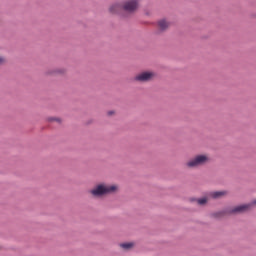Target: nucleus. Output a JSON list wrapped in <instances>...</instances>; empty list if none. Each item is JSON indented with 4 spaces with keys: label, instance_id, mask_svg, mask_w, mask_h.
Masks as SVG:
<instances>
[{
    "label": "nucleus",
    "instance_id": "obj_3",
    "mask_svg": "<svg viewBox=\"0 0 256 256\" xmlns=\"http://www.w3.org/2000/svg\"><path fill=\"white\" fill-rule=\"evenodd\" d=\"M253 205H256V199L253 200L251 204L239 205L225 212H218L215 214V217H223L224 213H246V211H250Z\"/></svg>",
    "mask_w": 256,
    "mask_h": 256
},
{
    "label": "nucleus",
    "instance_id": "obj_6",
    "mask_svg": "<svg viewBox=\"0 0 256 256\" xmlns=\"http://www.w3.org/2000/svg\"><path fill=\"white\" fill-rule=\"evenodd\" d=\"M123 9V5L120 3H114L109 7V12L112 13V15H116V13H119Z\"/></svg>",
    "mask_w": 256,
    "mask_h": 256
},
{
    "label": "nucleus",
    "instance_id": "obj_1",
    "mask_svg": "<svg viewBox=\"0 0 256 256\" xmlns=\"http://www.w3.org/2000/svg\"><path fill=\"white\" fill-rule=\"evenodd\" d=\"M209 161H211L209 155L198 154L186 163V167H188L189 169H196L197 167H203V165H207Z\"/></svg>",
    "mask_w": 256,
    "mask_h": 256
},
{
    "label": "nucleus",
    "instance_id": "obj_2",
    "mask_svg": "<svg viewBox=\"0 0 256 256\" xmlns=\"http://www.w3.org/2000/svg\"><path fill=\"white\" fill-rule=\"evenodd\" d=\"M115 191H117L116 185L99 184L90 193L94 197H103V195H109V193H115Z\"/></svg>",
    "mask_w": 256,
    "mask_h": 256
},
{
    "label": "nucleus",
    "instance_id": "obj_9",
    "mask_svg": "<svg viewBox=\"0 0 256 256\" xmlns=\"http://www.w3.org/2000/svg\"><path fill=\"white\" fill-rule=\"evenodd\" d=\"M227 195L226 191H216V192H211L209 194V197H212V199H221V197H225Z\"/></svg>",
    "mask_w": 256,
    "mask_h": 256
},
{
    "label": "nucleus",
    "instance_id": "obj_5",
    "mask_svg": "<svg viewBox=\"0 0 256 256\" xmlns=\"http://www.w3.org/2000/svg\"><path fill=\"white\" fill-rule=\"evenodd\" d=\"M153 79H155V72L151 71L139 73L134 77V81H139L140 83H147L153 81Z\"/></svg>",
    "mask_w": 256,
    "mask_h": 256
},
{
    "label": "nucleus",
    "instance_id": "obj_13",
    "mask_svg": "<svg viewBox=\"0 0 256 256\" xmlns=\"http://www.w3.org/2000/svg\"><path fill=\"white\" fill-rule=\"evenodd\" d=\"M56 73H65V70H57Z\"/></svg>",
    "mask_w": 256,
    "mask_h": 256
},
{
    "label": "nucleus",
    "instance_id": "obj_14",
    "mask_svg": "<svg viewBox=\"0 0 256 256\" xmlns=\"http://www.w3.org/2000/svg\"><path fill=\"white\" fill-rule=\"evenodd\" d=\"M113 113H115V112L109 111V112H108V115H113Z\"/></svg>",
    "mask_w": 256,
    "mask_h": 256
},
{
    "label": "nucleus",
    "instance_id": "obj_8",
    "mask_svg": "<svg viewBox=\"0 0 256 256\" xmlns=\"http://www.w3.org/2000/svg\"><path fill=\"white\" fill-rule=\"evenodd\" d=\"M119 247L123 249V251H131L135 247L134 242H123L119 244Z\"/></svg>",
    "mask_w": 256,
    "mask_h": 256
},
{
    "label": "nucleus",
    "instance_id": "obj_7",
    "mask_svg": "<svg viewBox=\"0 0 256 256\" xmlns=\"http://www.w3.org/2000/svg\"><path fill=\"white\" fill-rule=\"evenodd\" d=\"M170 25L171 24L166 19H161L158 21V28L160 31H166V29H169Z\"/></svg>",
    "mask_w": 256,
    "mask_h": 256
},
{
    "label": "nucleus",
    "instance_id": "obj_12",
    "mask_svg": "<svg viewBox=\"0 0 256 256\" xmlns=\"http://www.w3.org/2000/svg\"><path fill=\"white\" fill-rule=\"evenodd\" d=\"M4 63H7V59H5L3 56H0V65H4Z\"/></svg>",
    "mask_w": 256,
    "mask_h": 256
},
{
    "label": "nucleus",
    "instance_id": "obj_10",
    "mask_svg": "<svg viewBox=\"0 0 256 256\" xmlns=\"http://www.w3.org/2000/svg\"><path fill=\"white\" fill-rule=\"evenodd\" d=\"M209 199L207 197H203L197 200L198 205H205Z\"/></svg>",
    "mask_w": 256,
    "mask_h": 256
},
{
    "label": "nucleus",
    "instance_id": "obj_4",
    "mask_svg": "<svg viewBox=\"0 0 256 256\" xmlns=\"http://www.w3.org/2000/svg\"><path fill=\"white\" fill-rule=\"evenodd\" d=\"M123 11L135 13L139 9V0H126L122 5Z\"/></svg>",
    "mask_w": 256,
    "mask_h": 256
},
{
    "label": "nucleus",
    "instance_id": "obj_11",
    "mask_svg": "<svg viewBox=\"0 0 256 256\" xmlns=\"http://www.w3.org/2000/svg\"><path fill=\"white\" fill-rule=\"evenodd\" d=\"M50 122L56 121V123H61V118H55V117H51L48 119Z\"/></svg>",
    "mask_w": 256,
    "mask_h": 256
}]
</instances>
